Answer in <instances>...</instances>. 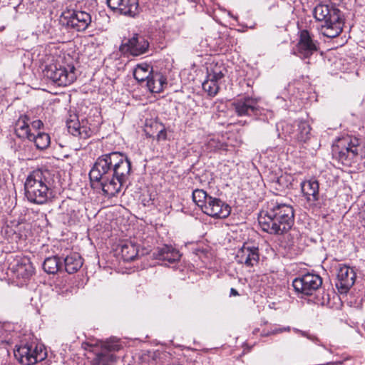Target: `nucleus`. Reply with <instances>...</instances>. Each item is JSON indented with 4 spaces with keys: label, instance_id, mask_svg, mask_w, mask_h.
<instances>
[{
    "label": "nucleus",
    "instance_id": "nucleus-1",
    "mask_svg": "<svg viewBox=\"0 0 365 365\" xmlns=\"http://www.w3.org/2000/svg\"><path fill=\"white\" fill-rule=\"evenodd\" d=\"M131 174V162L121 152H111L99 156L89 173L91 182L100 185L109 197L118 194Z\"/></svg>",
    "mask_w": 365,
    "mask_h": 365
},
{
    "label": "nucleus",
    "instance_id": "nucleus-2",
    "mask_svg": "<svg viewBox=\"0 0 365 365\" xmlns=\"http://www.w3.org/2000/svg\"><path fill=\"white\" fill-rule=\"evenodd\" d=\"M294 213L289 204L270 201L258 217V222L264 232L281 235L287 232L294 225Z\"/></svg>",
    "mask_w": 365,
    "mask_h": 365
},
{
    "label": "nucleus",
    "instance_id": "nucleus-3",
    "mask_svg": "<svg viewBox=\"0 0 365 365\" xmlns=\"http://www.w3.org/2000/svg\"><path fill=\"white\" fill-rule=\"evenodd\" d=\"M55 175L48 169H36L27 176L25 183V196L34 204L42 205L51 197Z\"/></svg>",
    "mask_w": 365,
    "mask_h": 365
},
{
    "label": "nucleus",
    "instance_id": "nucleus-4",
    "mask_svg": "<svg viewBox=\"0 0 365 365\" xmlns=\"http://www.w3.org/2000/svg\"><path fill=\"white\" fill-rule=\"evenodd\" d=\"M317 21L321 22V33L328 38H335L342 31L344 22L340 10L333 4H319L313 10Z\"/></svg>",
    "mask_w": 365,
    "mask_h": 365
},
{
    "label": "nucleus",
    "instance_id": "nucleus-5",
    "mask_svg": "<svg viewBox=\"0 0 365 365\" xmlns=\"http://www.w3.org/2000/svg\"><path fill=\"white\" fill-rule=\"evenodd\" d=\"M364 150L359 140L349 135L339 138L333 147V152L339 161L346 166L361 160L365 154Z\"/></svg>",
    "mask_w": 365,
    "mask_h": 365
},
{
    "label": "nucleus",
    "instance_id": "nucleus-6",
    "mask_svg": "<svg viewBox=\"0 0 365 365\" xmlns=\"http://www.w3.org/2000/svg\"><path fill=\"white\" fill-rule=\"evenodd\" d=\"M14 356L23 365H34L47 357V351L42 344L26 341L16 346Z\"/></svg>",
    "mask_w": 365,
    "mask_h": 365
},
{
    "label": "nucleus",
    "instance_id": "nucleus-7",
    "mask_svg": "<svg viewBox=\"0 0 365 365\" xmlns=\"http://www.w3.org/2000/svg\"><path fill=\"white\" fill-rule=\"evenodd\" d=\"M45 76L59 86H66L76 79V68L73 65L66 66L58 63L51 64L44 70Z\"/></svg>",
    "mask_w": 365,
    "mask_h": 365
},
{
    "label": "nucleus",
    "instance_id": "nucleus-8",
    "mask_svg": "<svg viewBox=\"0 0 365 365\" xmlns=\"http://www.w3.org/2000/svg\"><path fill=\"white\" fill-rule=\"evenodd\" d=\"M322 279L318 274L307 273L295 278L292 282L294 291L304 296L314 294L322 286Z\"/></svg>",
    "mask_w": 365,
    "mask_h": 365
},
{
    "label": "nucleus",
    "instance_id": "nucleus-9",
    "mask_svg": "<svg viewBox=\"0 0 365 365\" xmlns=\"http://www.w3.org/2000/svg\"><path fill=\"white\" fill-rule=\"evenodd\" d=\"M225 68L222 64H210L207 68V77L202 86L205 92L210 97L215 96L220 89V83L225 76Z\"/></svg>",
    "mask_w": 365,
    "mask_h": 365
},
{
    "label": "nucleus",
    "instance_id": "nucleus-10",
    "mask_svg": "<svg viewBox=\"0 0 365 365\" xmlns=\"http://www.w3.org/2000/svg\"><path fill=\"white\" fill-rule=\"evenodd\" d=\"M62 22L77 31H85L91 23V16L83 11L68 10L62 14Z\"/></svg>",
    "mask_w": 365,
    "mask_h": 365
},
{
    "label": "nucleus",
    "instance_id": "nucleus-11",
    "mask_svg": "<svg viewBox=\"0 0 365 365\" xmlns=\"http://www.w3.org/2000/svg\"><path fill=\"white\" fill-rule=\"evenodd\" d=\"M318 43L307 30L299 31V40L293 53L302 59L309 58L318 50Z\"/></svg>",
    "mask_w": 365,
    "mask_h": 365
},
{
    "label": "nucleus",
    "instance_id": "nucleus-12",
    "mask_svg": "<svg viewBox=\"0 0 365 365\" xmlns=\"http://www.w3.org/2000/svg\"><path fill=\"white\" fill-rule=\"evenodd\" d=\"M121 349V345L118 339H113L106 341L101 346L100 352L96 354L94 359L96 365H113L116 360L113 352Z\"/></svg>",
    "mask_w": 365,
    "mask_h": 365
},
{
    "label": "nucleus",
    "instance_id": "nucleus-13",
    "mask_svg": "<svg viewBox=\"0 0 365 365\" xmlns=\"http://www.w3.org/2000/svg\"><path fill=\"white\" fill-rule=\"evenodd\" d=\"M149 48L148 39L143 35L135 34L126 42L122 43L120 50L123 53H129L138 56L145 53Z\"/></svg>",
    "mask_w": 365,
    "mask_h": 365
},
{
    "label": "nucleus",
    "instance_id": "nucleus-14",
    "mask_svg": "<svg viewBox=\"0 0 365 365\" xmlns=\"http://www.w3.org/2000/svg\"><path fill=\"white\" fill-rule=\"evenodd\" d=\"M232 105L239 116L257 115L260 113L257 99L250 96L240 98L235 100Z\"/></svg>",
    "mask_w": 365,
    "mask_h": 365
},
{
    "label": "nucleus",
    "instance_id": "nucleus-15",
    "mask_svg": "<svg viewBox=\"0 0 365 365\" xmlns=\"http://www.w3.org/2000/svg\"><path fill=\"white\" fill-rule=\"evenodd\" d=\"M202 211L213 218H226L230 214L231 207L220 199L211 196Z\"/></svg>",
    "mask_w": 365,
    "mask_h": 365
},
{
    "label": "nucleus",
    "instance_id": "nucleus-16",
    "mask_svg": "<svg viewBox=\"0 0 365 365\" xmlns=\"http://www.w3.org/2000/svg\"><path fill=\"white\" fill-rule=\"evenodd\" d=\"M10 269L17 279L23 281L29 279L34 272L32 263L26 257L15 258L10 264Z\"/></svg>",
    "mask_w": 365,
    "mask_h": 365
},
{
    "label": "nucleus",
    "instance_id": "nucleus-17",
    "mask_svg": "<svg viewBox=\"0 0 365 365\" xmlns=\"http://www.w3.org/2000/svg\"><path fill=\"white\" fill-rule=\"evenodd\" d=\"M108 7L119 14L135 17L140 13L138 0H107Z\"/></svg>",
    "mask_w": 365,
    "mask_h": 365
},
{
    "label": "nucleus",
    "instance_id": "nucleus-18",
    "mask_svg": "<svg viewBox=\"0 0 365 365\" xmlns=\"http://www.w3.org/2000/svg\"><path fill=\"white\" fill-rule=\"evenodd\" d=\"M356 273L354 269L346 265H342L338 269L336 286L340 293H346L354 285Z\"/></svg>",
    "mask_w": 365,
    "mask_h": 365
},
{
    "label": "nucleus",
    "instance_id": "nucleus-19",
    "mask_svg": "<svg viewBox=\"0 0 365 365\" xmlns=\"http://www.w3.org/2000/svg\"><path fill=\"white\" fill-rule=\"evenodd\" d=\"M259 250L255 246L244 244L237 252L235 259L239 264H244L247 267H253L259 261Z\"/></svg>",
    "mask_w": 365,
    "mask_h": 365
},
{
    "label": "nucleus",
    "instance_id": "nucleus-20",
    "mask_svg": "<svg viewBox=\"0 0 365 365\" xmlns=\"http://www.w3.org/2000/svg\"><path fill=\"white\" fill-rule=\"evenodd\" d=\"M153 255L156 259L168 264L179 261L181 257L178 250L167 245L158 247L153 252ZM165 264H167V263H165Z\"/></svg>",
    "mask_w": 365,
    "mask_h": 365
},
{
    "label": "nucleus",
    "instance_id": "nucleus-21",
    "mask_svg": "<svg viewBox=\"0 0 365 365\" xmlns=\"http://www.w3.org/2000/svg\"><path fill=\"white\" fill-rule=\"evenodd\" d=\"M66 125L71 135L81 139H87L92 134V130L88 127L81 125L76 115L73 118L67 120Z\"/></svg>",
    "mask_w": 365,
    "mask_h": 365
},
{
    "label": "nucleus",
    "instance_id": "nucleus-22",
    "mask_svg": "<svg viewBox=\"0 0 365 365\" xmlns=\"http://www.w3.org/2000/svg\"><path fill=\"white\" fill-rule=\"evenodd\" d=\"M319 183L316 180H306L301 183V189L303 195L307 201L311 204H314L319 200Z\"/></svg>",
    "mask_w": 365,
    "mask_h": 365
},
{
    "label": "nucleus",
    "instance_id": "nucleus-23",
    "mask_svg": "<svg viewBox=\"0 0 365 365\" xmlns=\"http://www.w3.org/2000/svg\"><path fill=\"white\" fill-rule=\"evenodd\" d=\"M14 133L22 140H29L31 138L32 132L30 128V118L27 115H21L15 123Z\"/></svg>",
    "mask_w": 365,
    "mask_h": 365
},
{
    "label": "nucleus",
    "instance_id": "nucleus-24",
    "mask_svg": "<svg viewBox=\"0 0 365 365\" xmlns=\"http://www.w3.org/2000/svg\"><path fill=\"white\" fill-rule=\"evenodd\" d=\"M62 213L65 216V220L68 223L75 222L78 218V203L76 201L68 200L63 201L61 205Z\"/></svg>",
    "mask_w": 365,
    "mask_h": 365
},
{
    "label": "nucleus",
    "instance_id": "nucleus-25",
    "mask_svg": "<svg viewBox=\"0 0 365 365\" xmlns=\"http://www.w3.org/2000/svg\"><path fill=\"white\" fill-rule=\"evenodd\" d=\"M64 268L68 274L77 272L83 265V259L77 252H71L63 258Z\"/></svg>",
    "mask_w": 365,
    "mask_h": 365
},
{
    "label": "nucleus",
    "instance_id": "nucleus-26",
    "mask_svg": "<svg viewBox=\"0 0 365 365\" xmlns=\"http://www.w3.org/2000/svg\"><path fill=\"white\" fill-rule=\"evenodd\" d=\"M166 84V78L158 73H153L147 81V87L152 93H160Z\"/></svg>",
    "mask_w": 365,
    "mask_h": 365
},
{
    "label": "nucleus",
    "instance_id": "nucleus-27",
    "mask_svg": "<svg viewBox=\"0 0 365 365\" xmlns=\"http://www.w3.org/2000/svg\"><path fill=\"white\" fill-rule=\"evenodd\" d=\"M121 255L124 261L130 262L135 259L138 254V247L135 242L125 241L120 245Z\"/></svg>",
    "mask_w": 365,
    "mask_h": 365
},
{
    "label": "nucleus",
    "instance_id": "nucleus-28",
    "mask_svg": "<svg viewBox=\"0 0 365 365\" xmlns=\"http://www.w3.org/2000/svg\"><path fill=\"white\" fill-rule=\"evenodd\" d=\"M153 73L152 67L146 63L138 64L133 71V76L139 82L148 81Z\"/></svg>",
    "mask_w": 365,
    "mask_h": 365
},
{
    "label": "nucleus",
    "instance_id": "nucleus-29",
    "mask_svg": "<svg viewBox=\"0 0 365 365\" xmlns=\"http://www.w3.org/2000/svg\"><path fill=\"white\" fill-rule=\"evenodd\" d=\"M311 128L305 121H301L297 124L295 134L293 135V140L300 143H306L311 136Z\"/></svg>",
    "mask_w": 365,
    "mask_h": 365
},
{
    "label": "nucleus",
    "instance_id": "nucleus-30",
    "mask_svg": "<svg viewBox=\"0 0 365 365\" xmlns=\"http://www.w3.org/2000/svg\"><path fill=\"white\" fill-rule=\"evenodd\" d=\"M61 268V261L57 256L47 257L43 263V269L48 274H56Z\"/></svg>",
    "mask_w": 365,
    "mask_h": 365
},
{
    "label": "nucleus",
    "instance_id": "nucleus-31",
    "mask_svg": "<svg viewBox=\"0 0 365 365\" xmlns=\"http://www.w3.org/2000/svg\"><path fill=\"white\" fill-rule=\"evenodd\" d=\"M29 141L34 143L37 149L44 150L47 148L51 143L50 136L46 133L38 132L36 135L32 133Z\"/></svg>",
    "mask_w": 365,
    "mask_h": 365
},
{
    "label": "nucleus",
    "instance_id": "nucleus-32",
    "mask_svg": "<svg viewBox=\"0 0 365 365\" xmlns=\"http://www.w3.org/2000/svg\"><path fill=\"white\" fill-rule=\"evenodd\" d=\"M11 327L10 324H0V344L13 343L14 332L11 330Z\"/></svg>",
    "mask_w": 365,
    "mask_h": 365
},
{
    "label": "nucleus",
    "instance_id": "nucleus-33",
    "mask_svg": "<svg viewBox=\"0 0 365 365\" xmlns=\"http://www.w3.org/2000/svg\"><path fill=\"white\" fill-rule=\"evenodd\" d=\"M192 197L195 204L202 210L204 205L208 201V197H211V196L208 195L203 190L196 189L192 192Z\"/></svg>",
    "mask_w": 365,
    "mask_h": 365
},
{
    "label": "nucleus",
    "instance_id": "nucleus-34",
    "mask_svg": "<svg viewBox=\"0 0 365 365\" xmlns=\"http://www.w3.org/2000/svg\"><path fill=\"white\" fill-rule=\"evenodd\" d=\"M282 130L285 136H288L290 139H293V135L295 134L296 129L294 126L288 123H282Z\"/></svg>",
    "mask_w": 365,
    "mask_h": 365
},
{
    "label": "nucleus",
    "instance_id": "nucleus-35",
    "mask_svg": "<svg viewBox=\"0 0 365 365\" xmlns=\"http://www.w3.org/2000/svg\"><path fill=\"white\" fill-rule=\"evenodd\" d=\"M30 125L31 126L32 129L37 130L41 129L43 127V123H42V121L41 120H33V121L30 120Z\"/></svg>",
    "mask_w": 365,
    "mask_h": 365
},
{
    "label": "nucleus",
    "instance_id": "nucleus-36",
    "mask_svg": "<svg viewBox=\"0 0 365 365\" xmlns=\"http://www.w3.org/2000/svg\"><path fill=\"white\" fill-rule=\"evenodd\" d=\"M329 294L324 293L323 296L321 299H317L316 303L322 304V305H325L329 303Z\"/></svg>",
    "mask_w": 365,
    "mask_h": 365
},
{
    "label": "nucleus",
    "instance_id": "nucleus-37",
    "mask_svg": "<svg viewBox=\"0 0 365 365\" xmlns=\"http://www.w3.org/2000/svg\"><path fill=\"white\" fill-rule=\"evenodd\" d=\"M156 138L158 141L166 140L167 139V133H166L165 129H164V128L161 129L158 132Z\"/></svg>",
    "mask_w": 365,
    "mask_h": 365
},
{
    "label": "nucleus",
    "instance_id": "nucleus-38",
    "mask_svg": "<svg viewBox=\"0 0 365 365\" xmlns=\"http://www.w3.org/2000/svg\"><path fill=\"white\" fill-rule=\"evenodd\" d=\"M297 332H299L302 336L307 337V339H310L312 341H317L318 339L315 336L311 335L308 334L306 331L297 330Z\"/></svg>",
    "mask_w": 365,
    "mask_h": 365
},
{
    "label": "nucleus",
    "instance_id": "nucleus-39",
    "mask_svg": "<svg viewBox=\"0 0 365 365\" xmlns=\"http://www.w3.org/2000/svg\"><path fill=\"white\" fill-rule=\"evenodd\" d=\"M285 331H289V327H285L283 329H275V330L272 331L271 332V334H275L280 333V332Z\"/></svg>",
    "mask_w": 365,
    "mask_h": 365
},
{
    "label": "nucleus",
    "instance_id": "nucleus-40",
    "mask_svg": "<svg viewBox=\"0 0 365 365\" xmlns=\"http://www.w3.org/2000/svg\"><path fill=\"white\" fill-rule=\"evenodd\" d=\"M230 294L231 295H233V296H237L239 295V293L238 292L234 289V288H232L231 290H230Z\"/></svg>",
    "mask_w": 365,
    "mask_h": 365
},
{
    "label": "nucleus",
    "instance_id": "nucleus-41",
    "mask_svg": "<svg viewBox=\"0 0 365 365\" xmlns=\"http://www.w3.org/2000/svg\"><path fill=\"white\" fill-rule=\"evenodd\" d=\"M215 143H216V142H215L214 140H211L209 142L208 145H209V146H212V145H213L214 144H215Z\"/></svg>",
    "mask_w": 365,
    "mask_h": 365
},
{
    "label": "nucleus",
    "instance_id": "nucleus-42",
    "mask_svg": "<svg viewBox=\"0 0 365 365\" xmlns=\"http://www.w3.org/2000/svg\"><path fill=\"white\" fill-rule=\"evenodd\" d=\"M4 29H5V27H4V26H0V32H1V31H4Z\"/></svg>",
    "mask_w": 365,
    "mask_h": 365
}]
</instances>
